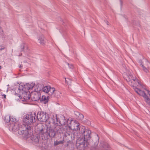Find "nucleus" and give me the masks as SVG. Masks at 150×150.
<instances>
[{"label":"nucleus","instance_id":"f257e3e1","mask_svg":"<svg viewBox=\"0 0 150 150\" xmlns=\"http://www.w3.org/2000/svg\"><path fill=\"white\" fill-rule=\"evenodd\" d=\"M48 123L50 125L47 126L46 125V129L42 124H41L38 125V127L41 128L39 129L40 134L41 135V137L44 136L46 139H48L49 137H54L56 134L55 130L51 127L52 122H49Z\"/></svg>","mask_w":150,"mask_h":150},{"label":"nucleus","instance_id":"f03ea898","mask_svg":"<svg viewBox=\"0 0 150 150\" xmlns=\"http://www.w3.org/2000/svg\"><path fill=\"white\" fill-rule=\"evenodd\" d=\"M99 137L98 134H96L94 138L92 139L94 144L91 148V150H109L110 146L107 143L101 142L98 146L99 142Z\"/></svg>","mask_w":150,"mask_h":150},{"label":"nucleus","instance_id":"7ed1b4c3","mask_svg":"<svg viewBox=\"0 0 150 150\" xmlns=\"http://www.w3.org/2000/svg\"><path fill=\"white\" fill-rule=\"evenodd\" d=\"M33 130L30 126L25 125H21V127H20L19 130L18 131V133L21 135H23L25 138H28L30 137L33 134Z\"/></svg>","mask_w":150,"mask_h":150},{"label":"nucleus","instance_id":"20e7f679","mask_svg":"<svg viewBox=\"0 0 150 150\" xmlns=\"http://www.w3.org/2000/svg\"><path fill=\"white\" fill-rule=\"evenodd\" d=\"M16 119L12 118L11 119L10 118V116H6L5 117V121L7 123L10 122V124L9 125V129L12 131H15L19 130L20 127L18 122H16L15 121Z\"/></svg>","mask_w":150,"mask_h":150},{"label":"nucleus","instance_id":"39448f33","mask_svg":"<svg viewBox=\"0 0 150 150\" xmlns=\"http://www.w3.org/2000/svg\"><path fill=\"white\" fill-rule=\"evenodd\" d=\"M52 123L53 124L56 126V125H58L59 126H62L63 128H64V127L66 126L67 120L64 116H61L59 117H57V116L56 115L55 117H53V118L51 119Z\"/></svg>","mask_w":150,"mask_h":150},{"label":"nucleus","instance_id":"423d86ee","mask_svg":"<svg viewBox=\"0 0 150 150\" xmlns=\"http://www.w3.org/2000/svg\"><path fill=\"white\" fill-rule=\"evenodd\" d=\"M81 135H80L76 141V146L78 149L84 150L87 146L88 143H89V142L86 141L85 139L81 137Z\"/></svg>","mask_w":150,"mask_h":150},{"label":"nucleus","instance_id":"0eeeda50","mask_svg":"<svg viewBox=\"0 0 150 150\" xmlns=\"http://www.w3.org/2000/svg\"><path fill=\"white\" fill-rule=\"evenodd\" d=\"M37 120L42 122H46L49 119V115L45 112H38L36 115Z\"/></svg>","mask_w":150,"mask_h":150},{"label":"nucleus","instance_id":"6e6552de","mask_svg":"<svg viewBox=\"0 0 150 150\" xmlns=\"http://www.w3.org/2000/svg\"><path fill=\"white\" fill-rule=\"evenodd\" d=\"M134 89L135 91L138 94L143 97L147 104L150 106V98L146 95L144 91L136 87Z\"/></svg>","mask_w":150,"mask_h":150},{"label":"nucleus","instance_id":"1a4fd4ad","mask_svg":"<svg viewBox=\"0 0 150 150\" xmlns=\"http://www.w3.org/2000/svg\"><path fill=\"white\" fill-rule=\"evenodd\" d=\"M126 80L128 82L129 84L131 86L133 84V82L136 81L139 84L140 83L139 80L136 78H134L132 75L128 74L126 77Z\"/></svg>","mask_w":150,"mask_h":150},{"label":"nucleus","instance_id":"9d476101","mask_svg":"<svg viewBox=\"0 0 150 150\" xmlns=\"http://www.w3.org/2000/svg\"><path fill=\"white\" fill-rule=\"evenodd\" d=\"M91 131L87 129L82 135V137H83V138L85 139L86 141L88 142V141H90V139L91 138Z\"/></svg>","mask_w":150,"mask_h":150},{"label":"nucleus","instance_id":"9b49d317","mask_svg":"<svg viewBox=\"0 0 150 150\" xmlns=\"http://www.w3.org/2000/svg\"><path fill=\"white\" fill-rule=\"evenodd\" d=\"M28 116H29L30 121H28V122L30 124H32L35 122L37 119L36 115L35 113L33 112L30 114H28Z\"/></svg>","mask_w":150,"mask_h":150},{"label":"nucleus","instance_id":"f8f14e48","mask_svg":"<svg viewBox=\"0 0 150 150\" xmlns=\"http://www.w3.org/2000/svg\"><path fill=\"white\" fill-rule=\"evenodd\" d=\"M22 96L21 98L23 97V99L25 101H27L30 99L31 95L30 92L28 90L27 91H23L22 92Z\"/></svg>","mask_w":150,"mask_h":150},{"label":"nucleus","instance_id":"ddd939ff","mask_svg":"<svg viewBox=\"0 0 150 150\" xmlns=\"http://www.w3.org/2000/svg\"><path fill=\"white\" fill-rule=\"evenodd\" d=\"M38 41L40 45H44L46 42L47 39L43 35H41L38 36Z\"/></svg>","mask_w":150,"mask_h":150},{"label":"nucleus","instance_id":"4468645a","mask_svg":"<svg viewBox=\"0 0 150 150\" xmlns=\"http://www.w3.org/2000/svg\"><path fill=\"white\" fill-rule=\"evenodd\" d=\"M86 130L85 127L83 126H80L79 128L78 129V131H77L78 132V133H79V134H81L80 135H82L84 133V132Z\"/></svg>","mask_w":150,"mask_h":150},{"label":"nucleus","instance_id":"2eb2a0df","mask_svg":"<svg viewBox=\"0 0 150 150\" xmlns=\"http://www.w3.org/2000/svg\"><path fill=\"white\" fill-rule=\"evenodd\" d=\"M78 124L73 123L72 126H69V129L71 130L75 131H78V129L80 126Z\"/></svg>","mask_w":150,"mask_h":150},{"label":"nucleus","instance_id":"dca6fc26","mask_svg":"<svg viewBox=\"0 0 150 150\" xmlns=\"http://www.w3.org/2000/svg\"><path fill=\"white\" fill-rule=\"evenodd\" d=\"M49 99V96L46 97L45 96H42L40 99V101L44 103V104H46L48 102Z\"/></svg>","mask_w":150,"mask_h":150},{"label":"nucleus","instance_id":"f3484780","mask_svg":"<svg viewBox=\"0 0 150 150\" xmlns=\"http://www.w3.org/2000/svg\"><path fill=\"white\" fill-rule=\"evenodd\" d=\"M74 113V114L76 116L77 119L82 120L84 118L83 115L79 112L76 111Z\"/></svg>","mask_w":150,"mask_h":150},{"label":"nucleus","instance_id":"a211bd4d","mask_svg":"<svg viewBox=\"0 0 150 150\" xmlns=\"http://www.w3.org/2000/svg\"><path fill=\"white\" fill-rule=\"evenodd\" d=\"M25 87L26 86L25 85L24 86L22 85L19 86L18 88L17 92L20 93L21 91V93H22V92H23V91H25V90L26 89V88H25Z\"/></svg>","mask_w":150,"mask_h":150},{"label":"nucleus","instance_id":"6ab92c4d","mask_svg":"<svg viewBox=\"0 0 150 150\" xmlns=\"http://www.w3.org/2000/svg\"><path fill=\"white\" fill-rule=\"evenodd\" d=\"M25 85L26 86L25 88H26V89L28 90L33 88L35 86V83H28Z\"/></svg>","mask_w":150,"mask_h":150},{"label":"nucleus","instance_id":"aec40b11","mask_svg":"<svg viewBox=\"0 0 150 150\" xmlns=\"http://www.w3.org/2000/svg\"><path fill=\"white\" fill-rule=\"evenodd\" d=\"M40 137L38 136H32L31 137V139L35 143H37L39 142V138Z\"/></svg>","mask_w":150,"mask_h":150},{"label":"nucleus","instance_id":"412c9836","mask_svg":"<svg viewBox=\"0 0 150 150\" xmlns=\"http://www.w3.org/2000/svg\"><path fill=\"white\" fill-rule=\"evenodd\" d=\"M28 121H30V119L29 117V116H28V115H27L26 117H25L23 119V122L25 123L27 125H31L28 122Z\"/></svg>","mask_w":150,"mask_h":150},{"label":"nucleus","instance_id":"4be33fe9","mask_svg":"<svg viewBox=\"0 0 150 150\" xmlns=\"http://www.w3.org/2000/svg\"><path fill=\"white\" fill-rule=\"evenodd\" d=\"M25 48L26 50H28V47L27 45L24 43L22 44L20 46V51L21 52L24 51Z\"/></svg>","mask_w":150,"mask_h":150},{"label":"nucleus","instance_id":"5701e85b","mask_svg":"<svg viewBox=\"0 0 150 150\" xmlns=\"http://www.w3.org/2000/svg\"><path fill=\"white\" fill-rule=\"evenodd\" d=\"M40 96L38 93L35 94L33 97L32 100L34 101H37L40 99Z\"/></svg>","mask_w":150,"mask_h":150},{"label":"nucleus","instance_id":"b1692460","mask_svg":"<svg viewBox=\"0 0 150 150\" xmlns=\"http://www.w3.org/2000/svg\"><path fill=\"white\" fill-rule=\"evenodd\" d=\"M50 86H47L44 87L42 89V91L46 93H48L49 90L50 89Z\"/></svg>","mask_w":150,"mask_h":150},{"label":"nucleus","instance_id":"393cba45","mask_svg":"<svg viewBox=\"0 0 150 150\" xmlns=\"http://www.w3.org/2000/svg\"><path fill=\"white\" fill-rule=\"evenodd\" d=\"M73 124H71V120H69L68 119L66 123V126L65 127H68L69 128V126H72L73 125Z\"/></svg>","mask_w":150,"mask_h":150},{"label":"nucleus","instance_id":"a878e982","mask_svg":"<svg viewBox=\"0 0 150 150\" xmlns=\"http://www.w3.org/2000/svg\"><path fill=\"white\" fill-rule=\"evenodd\" d=\"M49 91L48 92V94L50 95H52L55 91V89L54 88H51L50 86V89L49 90Z\"/></svg>","mask_w":150,"mask_h":150},{"label":"nucleus","instance_id":"bb28decb","mask_svg":"<svg viewBox=\"0 0 150 150\" xmlns=\"http://www.w3.org/2000/svg\"><path fill=\"white\" fill-rule=\"evenodd\" d=\"M65 83L67 84L68 85H71V81L68 78H65Z\"/></svg>","mask_w":150,"mask_h":150},{"label":"nucleus","instance_id":"cd10ccee","mask_svg":"<svg viewBox=\"0 0 150 150\" xmlns=\"http://www.w3.org/2000/svg\"><path fill=\"white\" fill-rule=\"evenodd\" d=\"M140 65L141 66V67L143 68V70L145 72L147 73L149 71L148 69H146V68L144 65L143 64L141 63L140 64Z\"/></svg>","mask_w":150,"mask_h":150},{"label":"nucleus","instance_id":"c85d7f7f","mask_svg":"<svg viewBox=\"0 0 150 150\" xmlns=\"http://www.w3.org/2000/svg\"><path fill=\"white\" fill-rule=\"evenodd\" d=\"M63 143V142L62 141H56L54 142V144L55 145H57L60 144H62Z\"/></svg>","mask_w":150,"mask_h":150},{"label":"nucleus","instance_id":"c756f323","mask_svg":"<svg viewBox=\"0 0 150 150\" xmlns=\"http://www.w3.org/2000/svg\"><path fill=\"white\" fill-rule=\"evenodd\" d=\"M18 93H15V95L16 96H18V97L19 98H21V96H21V92L19 93L18 92H17Z\"/></svg>","mask_w":150,"mask_h":150},{"label":"nucleus","instance_id":"7c9ffc66","mask_svg":"<svg viewBox=\"0 0 150 150\" xmlns=\"http://www.w3.org/2000/svg\"><path fill=\"white\" fill-rule=\"evenodd\" d=\"M67 64L68 65L69 67L70 68L73 69L74 68V66L72 64H69V63H67Z\"/></svg>","mask_w":150,"mask_h":150},{"label":"nucleus","instance_id":"2f4dec72","mask_svg":"<svg viewBox=\"0 0 150 150\" xmlns=\"http://www.w3.org/2000/svg\"><path fill=\"white\" fill-rule=\"evenodd\" d=\"M4 48L5 47H4L2 46H0V52H1V51L4 50Z\"/></svg>","mask_w":150,"mask_h":150},{"label":"nucleus","instance_id":"473e14b6","mask_svg":"<svg viewBox=\"0 0 150 150\" xmlns=\"http://www.w3.org/2000/svg\"><path fill=\"white\" fill-rule=\"evenodd\" d=\"M137 83V82L136 81L135 82H133V84L132 85V86L133 87V88L134 90V88H135V87L137 88L136 87L134 86V85L136 83Z\"/></svg>","mask_w":150,"mask_h":150},{"label":"nucleus","instance_id":"72a5a7b5","mask_svg":"<svg viewBox=\"0 0 150 150\" xmlns=\"http://www.w3.org/2000/svg\"><path fill=\"white\" fill-rule=\"evenodd\" d=\"M148 94L149 95V96H150V91L148 90H146Z\"/></svg>","mask_w":150,"mask_h":150},{"label":"nucleus","instance_id":"f704fd0d","mask_svg":"<svg viewBox=\"0 0 150 150\" xmlns=\"http://www.w3.org/2000/svg\"><path fill=\"white\" fill-rule=\"evenodd\" d=\"M2 96H3V97L4 98H6V95L5 94H3L2 95Z\"/></svg>","mask_w":150,"mask_h":150},{"label":"nucleus","instance_id":"c9c22d12","mask_svg":"<svg viewBox=\"0 0 150 150\" xmlns=\"http://www.w3.org/2000/svg\"><path fill=\"white\" fill-rule=\"evenodd\" d=\"M120 2L121 5L122 6V1L121 0H120Z\"/></svg>","mask_w":150,"mask_h":150},{"label":"nucleus","instance_id":"e433bc0d","mask_svg":"<svg viewBox=\"0 0 150 150\" xmlns=\"http://www.w3.org/2000/svg\"><path fill=\"white\" fill-rule=\"evenodd\" d=\"M21 67H22V66H21V64H19L18 66V67L19 68H21Z\"/></svg>","mask_w":150,"mask_h":150},{"label":"nucleus","instance_id":"4c0bfd02","mask_svg":"<svg viewBox=\"0 0 150 150\" xmlns=\"http://www.w3.org/2000/svg\"><path fill=\"white\" fill-rule=\"evenodd\" d=\"M107 25H109V24H108V22L107 21Z\"/></svg>","mask_w":150,"mask_h":150},{"label":"nucleus","instance_id":"58836bf2","mask_svg":"<svg viewBox=\"0 0 150 150\" xmlns=\"http://www.w3.org/2000/svg\"><path fill=\"white\" fill-rule=\"evenodd\" d=\"M1 68V66L0 65V69Z\"/></svg>","mask_w":150,"mask_h":150},{"label":"nucleus","instance_id":"ea45409f","mask_svg":"<svg viewBox=\"0 0 150 150\" xmlns=\"http://www.w3.org/2000/svg\"><path fill=\"white\" fill-rule=\"evenodd\" d=\"M21 55H22V54H21V55H20L19 56H21Z\"/></svg>","mask_w":150,"mask_h":150}]
</instances>
